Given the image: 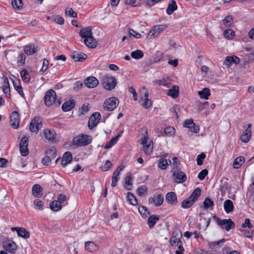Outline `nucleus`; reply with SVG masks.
Returning a JSON list of instances; mask_svg holds the SVG:
<instances>
[{"label": "nucleus", "instance_id": "nucleus-1", "mask_svg": "<svg viewBox=\"0 0 254 254\" xmlns=\"http://www.w3.org/2000/svg\"><path fill=\"white\" fill-rule=\"evenodd\" d=\"M101 82L103 88L109 91L114 89L117 85V80L115 77L109 74H105L102 76Z\"/></svg>", "mask_w": 254, "mask_h": 254}, {"label": "nucleus", "instance_id": "nucleus-2", "mask_svg": "<svg viewBox=\"0 0 254 254\" xmlns=\"http://www.w3.org/2000/svg\"><path fill=\"white\" fill-rule=\"evenodd\" d=\"M213 218L218 225L220 226L222 228H224L227 231H229L235 227V224L231 219H221L216 216H214Z\"/></svg>", "mask_w": 254, "mask_h": 254}, {"label": "nucleus", "instance_id": "nucleus-3", "mask_svg": "<svg viewBox=\"0 0 254 254\" xmlns=\"http://www.w3.org/2000/svg\"><path fill=\"white\" fill-rule=\"evenodd\" d=\"M87 135L81 134L75 137L72 140V144L76 147L87 145L91 142V139Z\"/></svg>", "mask_w": 254, "mask_h": 254}, {"label": "nucleus", "instance_id": "nucleus-4", "mask_svg": "<svg viewBox=\"0 0 254 254\" xmlns=\"http://www.w3.org/2000/svg\"><path fill=\"white\" fill-rule=\"evenodd\" d=\"M57 156V150L55 147L52 146L46 152V156L42 159V163L45 165H50L51 161Z\"/></svg>", "mask_w": 254, "mask_h": 254}, {"label": "nucleus", "instance_id": "nucleus-5", "mask_svg": "<svg viewBox=\"0 0 254 254\" xmlns=\"http://www.w3.org/2000/svg\"><path fill=\"white\" fill-rule=\"evenodd\" d=\"M57 95L55 91L53 89L48 90L45 93L44 99L46 105L50 107L56 101Z\"/></svg>", "mask_w": 254, "mask_h": 254}, {"label": "nucleus", "instance_id": "nucleus-6", "mask_svg": "<svg viewBox=\"0 0 254 254\" xmlns=\"http://www.w3.org/2000/svg\"><path fill=\"white\" fill-rule=\"evenodd\" d=\"M119 104V100L116 97H111L106 99L103 105L105 110L108 111H112L114 110Z\"/></svg>", "mask_w": 254, "mask_h": 254}, {"label": "nucleus", "instance_id": "nucleus-7", "mask_svg": "<svg viewBox=\"0 0 254 254\" xmlns=\"http://www.w3.org/2000/svg\"><path fill=\"white\" fill-rule=\"evenodd\" d=\"M173 175L175 182L178 183H182L187 180V176L185 173L179 170L177 167L173 170Z\"/></svg>", "mask_w": 254, "mask_h": 254}, {"label": "nucleus", "instance_id": "nucleus-8", "mask_svg": "<svg viewBox=\"0 0 254 254\" xmlns=\"http://www.w3.org/2000/svg\"><path fill=\"white\" fill-rule=\"evenodd\" d=\"M42 127V119L40 117H35L30 123L29 129L31 132H38Z\"/></svg>", "mask_w": 254, "mask_h": 254}, {"label": "nucleus", "instance_id": "nucleus-9", "mask_svg": "<svg viewBox=\"0 0 254 254\" xmlns=\"http://www.w3.org/2000/svg\"><path fill=\"white\" fill-rule=\"evenodd\" d=\"M101 115L99 112H95L90 116L88 123V127L92 129L97 126L100 120Z\"/></svg>", "mask_w": 254, "mask_h": 254}, {"label": "nucleus", "instance_id": "nucleus-10", "mask_svg": "<svg viewBox=\"0 0 254 254\" xmlns=\"http://www.w3.org/2000/svg\"><path fill=\"white\" fill-rule=\"evenodd\" d=\"M167 28L166 25H158L154 26L152 29H151L148 33V36H158L160 33L164 30Z\"/></svg>", "mask_w": 254, "mask_h": 254}, {"label": "nucleus", "instance_id": "nucleus-11", "mask_svg": "<svg viewBox=\"0 0 254 254\" xmlns=\"http://www.w3.org/2000/svg\"><path fill=\"white\" fill-rule=\"evenodd\" d=\"M143 90L145 91L143 97H140L139 100V103L145 108H149L151 105V100L148 99V93L145 87H143Z\"/></svg>", "mask_w": 254, "mask_h": 254}, {"label": "nucleus", "instance_id": "nucleus-12", "mask_svg": "<svg viewBox=\"0 0 254 254\" xmlns=\"http://www.w3.org/2000/svg\"><path fill=\"white\" fill-rule=\"evenodd\" d=\"M38 46L34 43L29 44L24 47V52L27 56H31L35 53L37 50Z\"/></svg>", "mask_w": 254, "mask_h": 254}, {"label": "nucleus", "instance_id": "nucleus-13", "mask_svg": "<svg viewBox=\"0 0 254 254\" xmlns=\"http://www.w3.org/2000/svg\"><path fill=\"white\" fill-rule=\"evenodd\" d=\"M3 248L5 251L9 252L11 254H14L17 250V246L14 242L8 241L3 245Z\"/></svg>", "mask_w": 254, "mask_h": 254}, {"label": "nucleus", "instance_id": "nucleus-14", "mask_svg": "<svg viewBox=\"0 0 254 254\" xmlns=\"http://www.w3.org/2000/svg\"><path fill=\"white\" fill-rule=\"evenodd\" d=\"M10 122L11 126L14 128H17L19 127V116L18 112L14 111L10 116Z\"/></svg>", "mask_w": 254, "mask_h": 254}, {"label": "nucleus", "instance_id": "nucleus-15", "mask_svg": "<svg viewBox=\"0 0 254 254\" xmlns=\"http://www.w3.org/2000/svg\"><path fill=\"white\" fill-rule=\"evenodd\" d=\"M84 84L87 87L92 88L96 87L98 85L99 81L96 77L90 76L85 80Z\"/></svg>", "mask_w": 254, "mask_h": 254}, {"label": "nucleus", "instance_id": "nucleus-16", "mask_svg": "<svg viewBox=\"0 0 254 254\" xmlns=\"http://www.w3.org/2000/svg\"><path fill=\"white\" fill-rule=\"evenodd\" d=\"M164 197L161 194H158L153 197H151L148 199L149 203H154L157 206L162 205Z\"/></svg>", "mask_w": 254, "mask_h": 254}, {"label": "nucleus", "instance_id": "nucleus-17", "mask_svg": "<svg viewBox=\"0 0 254 254\" xmlns=\"http://www.w3.org/2000/svg\"><path fill=\"white\" fill-rule=\"evenodd\" d=\"M87 57L86 54L76 51H73L71 55V57L75 62H82L86 59Z\"/></svg>", "mask_w": 254, "mask_h": 254}, {"label": "nucleus", "instance_id": "nucleus-18", "mask_svg": "<svg viewBox=\"0 0 254 254\" xmlns=\"http://www.w3.org/2000/svg\"><path fill=\"white\" fill-rule=\"evenodd\" d=\"M72 159V155L70 152H66L63 155L61 164L63 167H65L68 164H69Z\"/></svg>", "mask_w": 254, "mask_h": 254}, {"label": "nucleus", "instance_id": "nucleus-19", "mask_svg": "<svg viewBox=\"0 0 254 254\" xmlns=\"http://www.w3.org/2000/svg\"><path fill=\"white\" fill-rule=\"evenodd\" d=\"M166 201L172 205H175L177 203V197L176 194L174 192H168L166 195Z\"/></svg>", "mask_w": 254, "mask_h": 254}, {"label": "nucleus", "instance_id": "nucleus-20", "mask_svg": "<svg viewBox=\"0 0 254 254\" xmlns=\"http://www.w3.org/2000/svg\"><path fill=\"white\" fill-rule=\"evenodd\" d=\"M251 125L249 124L247 128L243 132L241 136L242 141L245 143L248 142L251 138Z\"/></svg>", "mask_w": 254, "mask_h": 254}, {"label": "nucleus", "instance_id": "nucleus-21", "mask_svg": "<svg viewBox=\"0 0 254 254\" xmlns=\"http://www.w3.org/2000/svg\"><path fill=\"white\" fill-rule=\"evenodd\" d=\"M84 43L87 47L90 48H95L97 45V42L93 38V35L84 39Z\"/></svg>", "mask_w": 254, "mask_h": 254}, {"label": "nucleus", "instance_id": "nucleus-22", "mask_svg": "<svg viewBox=\"0 0 254 254\" xmlns=\"http://www.w3.org/2000/svg\"><path fill=\"white\" fill-rule=\"evenodd\" d=\"M75 106L74 101L70 100L65 102L62 105V109L64 112H67L71 110Z\"/></svg>", "mask_w": 254, "mask_h": 254}, {"label": "nucleus", "instance_id": "nucleus-23", "mask_svg": "<svg viewBox=\"0 0 254 254\" xmlns=\"http://www.w3.org/2000/svg\"><path fill=\"white\" fill-rule=\"evenodd\" d=\"M80 36L84 39L92 35L91 28L90 27H87L84 29H81L79 31Z\"/></svg>", "mask_w": 254, "mask_h": 254}, {"label": "nucleus", "instance_id": "nucleus-24", "mask_svg": "<svg viewBox=\"0 0 254 254\" xmlns=\"http://www.w3.org/2000/svg\"><path fill=\"white\" fill-rule=\"evenodd\" d=\"M240 62L239 59L235 56H231V57H227L225 61H224V64L227 66L230 65L232 63H234L235 64H238Z\"/></svg>", "mask_w": 254, "mask_h": 254}, {"label": "nucleus", "instance_id": "nucleus-25", "mask_svg": "<svg viewBox=\"0 0 254 254\" xmlns=\"http://www.w3.org/2000/svg\"><path fill=\"white\" fill-rule=\"evenodd\" d=\"M177 9V5L175 0H171L168 4L166 9V12L168 14L171 15L173 12Z\"/></svg>", "mask_w": 254, "mask_h": 254}, {"label": "nucleus", "instance_id": "nucleus-26", "mask_svg": "<svg viewBox=\"0 0 254 254\" xmlns=\"http://www.w3.org/2000/svg\"><path fill=\"white\" fill-rule=\"evenodd\" d=\"M131 174L130 172H128L127 175L125 179V187L127 190H131L132 189V183L131 182Z\"/></svg>", "mask_w": 254, "mask_h": 254}, {"label": "nucleus", "instance_id": "nucleus-27", "mask_svg": "<svg viewBox=\"0 0 254 254\" xmlns=\"http://www.w3.org/2000/svg\"><path fill=\"white\" fill-rule=\"evenodd\" d=\"M42 188L38 184L34 185L32 187V193L35 197H39L42 196Z\"/></svg>", "mask_w": 254, "mask_h": 254}, {"label": "nucleus", "instance_id": "nucleus-28", "mask_svg": "<svg viewBox=\"0 0 254 254\" xmlns=\"http://www.w3.org/2000/svg\"><path fill=\"white\" fill-rule=\"evenodd\" d=\"M179 88L178 86H174L172 89L167 91V95L173 98H177L179 96Z\"/></svg>", "mask_w": 254, "mask_h": 254}, {"label": "nucleus", "instance_id": "nucleus-29", "mask_svg": "<svg viewBox=\"0 0 254 254\" xmlns=\"http://www.w3.org/2000/svg\"><path fill=\"white\" fill-rule=\"evenodd\" d=\"M224 208L227 213L231 212L234 209L233 202L230 199L225 200L224 202Z\"/></svg>", "mask_w": 254, "mask_h": 254}, {"label": "nucleus", "instance_id": "nucleus-30", "mask_svg": "<svg viewBox=\"0 0 254 254\" xmlns=\"http://www.w3.org/2000/svg\"><path fill=\"white\" fill-rule=\"evenodd\" d=\"M13 84L14 89L17 91V92L22 97H24V94L23 92L22 88L20 82L19 80L16 79L13 80Z\"/></svg>", "mask_w": 254, "mask_h": 254}, {"label": "nucleus", "instance_id": "nucleus-31", "mask_svg": "<svg viewBox=\"0 0 254 254\" xmlns=\"http://www.w3.org/2000/svg\"><path fill=\"white\" fill-rule=\"evenodd\" d=\"M17 235L18 237L27 239L30 237V233L26 229L20 227L17 230Z\"/></svg>", "mask_w": 254, "mask_h": 254}, {"label": "nucleus", "instance_id": "nucleus-32", "mask_svg": "<svg viewBox=\"0 0 254 254\" xmlns=\"http://www.w3.org/2000/svg\"><path fill=\"white\" fill-rule=\"evenodd\" d=\"M85 248L89 252H93L97 251L98 249V247L93 242H87L85 243Z\"/></svg>", "mask_w": 254, "mask_h": 254}, {"label": "nucleus", "instance_id": "nucleus-33", "mask_svg": "<svg viewBox=\"0 0 254 254\" xmlns=\"http://www.w3.org/2000/svg\"><path fill=\"white\" fill-rule=\"evenodd\" d=\"M198 94L201 98L207 100L210 95V90L208 88H204L201 91H199Z\"/></svg>", "mask_w": 254, "mask_h": 254}, {"label": "nucleus", "instance_id": "nucleus-34", "mask_svg": "<svg viewBox=\"0 0 254 254\" xmlns=\"http://www.w3.org/2000/svg\"><path fill=\"white\" fill-rule=\"evenodd\" d=\"M201 194V190L199 188H196L190 195L189 196L190 199H191L195 202L198 199Z\"/></svg>", "mask_w": 254, "mask_h": 254}, {"label": "nucleus", "instance_id": "nucleus-35", "mask_svg": "<svg viewBox=\"0 0 254 254\" xmlns=\"http://www.w3.org/2000/svg\"><path fill=\"white\" fill-rule=\"evenodd\" d=\"M159 219L158 215H151L148 219V224L150 228H152L155 225L157 221Z\"/></svg>", "mask_w": 254, "mask_h": 254}, {"label": "nucleus", "instance_id": "nucleus-36", "mask_svg": "<svg viewBox=\"0 0 254 254\" xmlns=\"http://www.w3.org/2000/svg\"><path fill=\"white\" fill-rule=\"evenodd\" d=\"M245 158L243 157H238L234 161L233 166L235 169H239L241 165L244 163Z\"/></svg>", "mask_w": 254, "mask_h": 254}, {"label": "nucleus", "instance_id": "nucleus-37", "mask_svg": "<svg viewBox=\"0 0 254 254\" xmlns=\"http://www.w3.org/2000/svg\"><path fill=\"white\" fill-rule=\"evenodd\" d=\"M50 208L54 211H57L62 209V206L57 200H54L50 204Z\"/></svg>", "mask_w": 254, "mask_h": 254}, {"label": "nucleus", "instance_id": "nucleus-38", "mask_svg": "<svg viewBox=\"0 0 254 254\" xmlns=\"http://www.w3.org/2000/svg\"><path fill=\"white\" fill-rule=\"evenodd\" d=\"M44 135L45 138L49 141L53 140L56 138L54 132L49 129L44 130Z\"/></svg>", "mask_w": 254, "mask_h": 254}, {"label": "nucleus", "instance_id": "nucleus-39", "mask_svg": "<svg viewBox=\"0 0 254 254\" xmlns=\"http://www.w3.org/2000/svg\"><path fill=\"white\" fill-rule=\"evenodd\" d=\"M194 202L191 199H190V197L186 199L181 204V206L185 209L189 208L193 204Z\"/></svg>", "mask_w": 254, "mask_h": 254}, {"label": "nucleus", "instance_id": "nucleus-40", "mask_svg": "<svg viewBox=\"0 0 254 254\" xmlns=\"http://www.w3.org/2000/svg\"><path fill=\"white\" fill-rule=\"evenodd\" d=\"M21 78L23 81L25 83L30 82V76L26 69L22 70L20 73Z\"/></svg>", "mask_w": 254, "mask_h": 254}, {"label": "nucleus", "instance_id": "nucleus-41", "mask_svg": "<svg viewBox=\"0 0 254 254\" xmlns=\"http://www.w3.org/2000/svg\"><path fill=\"white\" fill-rule=\"evenodd\" d=\"M234 19L231 15H228L224 17L223 20V23L226 26L229 27L233 23Z\"/></svg>", "mask_w": 254, "mask_h": 254}, {"label": "nucleus", "instance_id": "nucleus-42", "mask_svg": "<svg viewBox=\"0 0 254 254\" xmlns=\"http://www.w3.org/2000/svg\"><path fill=\"white\" fill-rule=\"evenodd\" d=\"M3 91L5 94H8V95H10V86L8 80L6 77L3 80Z\"/></svg>", "mask_w": 254, "mask_h": 254}, {"label": "nucleus", "instance_id": "nucleus-43", "mask_svg": "<svg viewBox=\"0 0 254 254\" xmlns=\"http://www.w3.org/2000/svg\"><path fill=\"white\" fill-rule=\"evenodd\" d=\"M127 199L129 203L133 205H135L137 204V201L135 197L133 194L130 192L127 193Z\"/></svg>", "mask_w": 254, "mask_h": 254}, {"label": "nucleus", "instance_id": "nucleus-44", "mask_svg": "<svg viewBox=\"0 0 254 254\" xmlns=\"http://www.w3.org/2000/svg\"><path fill=\"white\" fill-rule=\"evenodd\" d=\"M130 56L132 58L138 60L143 57V53L141 50H137L132 52L130 54Z\"/></svg>", "mask_w": 254, "mask_h": 254}, {"label": "nucleus", "instance_id": "nucleus-45", "mask_svg": "<svg viewBox=\"0 0 254 254\" xmlns=\"http://www.w3.org/2000/svg\"><path fill=\"white\" fill-rule=\"evenodd\" d=\"M214 205V202L209 197L206 198L203 202V206L204 209H207Z\"/></svg>", "mask_w": 254, "mask_h": 254}, {"label": "nucleus", "instance_id": "nucleus-46", "mask_svg": "<svg viewBox=\"0 0 254 254\" xmlns=\"http://www.w3.org/2000/svg\"><path fill=\"white\" fill-rule=\"evenodd\" d=\"M11 4L14 9L19 10L22 7L23 2L22 0H12Z\"/></svg>", "mask_w": 254, "mask_h": 254}, {"label": "nucleus", "instance_id": "nucleus-47", "mask_svg": "<svg viewBox=\"0 0 254 254\" xmlns=\"http://www.w3.org/2000/svg\"><path fill=\"white\" fill-rule=\"evenodd\" d=\"M151 144H152V142L151 141H149V143L143 145L144 152L146 154L148 155L152 152L153 145Z\"/></svg>", "mask_w": 254, "mask_h": 254}, {"label": "nucleus", "instance_id": "nucleus-48", "mask_svg": "<svg viewBox=\"0 0 254 254\" xmlns=\"http://www.w3.org/2000/svg\"><path fill=\"white\" fill-rule=\"evenodd\" d=\"M234 32L231 29H228L224 31V37L228 39H232L234 36Z\"/></svg>", "mask_w": 254, "mask_h": 254}, {"label": "nucleus", "instance_id": "nucleus-49", "mask_svg": "<svg viewBox=\"0 0 254 254\" xmlns=\"http://www.w3.org/2000/svg\"><path fill=\"white\" fill-rule=\"evenodd\" d=\"M168 165V161L167 160L163 158H161L158 162V167L162 170H165L167 168Z\"/></svg>", "mask_w": 254, "mask_h": 254}, {"label": "nucleus", "instance_id": "nucleus-50", "mask_svg": "<svg viewBox=\"0 0 254 254\" xmlns=\"http://www.w3.org/2000/svg\"><path fill=\"white\" fill-rule=\"evenodd\" d=\"M52 19L57 24L63 25L64 24V20L62 16L59 15L53 16Z\"/></svg>", "mask_w": 254, "mask_h": 254}, {"label": "nucleus", "instance_id": "nucleus-51", "mask_svg": "<svg viewBox=\"0 0 254 254\" xmlns=\"http://www.w3.org/2000/svg\"><path fill=\"white\" fill-rule=\"evenodd\" d=\"M147 191V188L145 186H142L139 187L137 190V193L138 195L141 196L146 194Z\"/></svg>", "mask_w": 254, "mask_h": 254}, {"label": "nucleus", "instance_id": "nucleus-52", "mask_svg": "<svg viewBox=\"0 0 254 254\" xmlns=\"http://www.w3.org/2000/svg\"><path fill=\"white\" fill-rule=\"evenodd\" d=\"M138 211L141 215H142L143 217L144 216H147V214H149V211L147 209V208L144 206H139L138 207Z\"/></svg>", "mask_w": 254, "mask_h": 254}, {"label": "nucleus", "instance_id": "nucleus-53", "mask_svg": "<svg viewBox=\"0 0 254 254\" xmlns=\"http://www.w3.org/2000/svg\"><path fill=\"white\" fill-rule=\"evenodd\" d=\"M112 165H113V164L111 161L107 160V161H106L104 165L101 166L100 167V168H101V170L103 171H107L109 170H110V169L111 168Z\"/></svg>", "mask_w": 254, "mask_h": 254}, {"label": "nucleus", "instance_id": "nucleus-54", "mask_svg": "<svg viewBox=\"0 0 254 254\" xmlns=\"http://www.w3.org/2000/svg\"><path fill=\"white\" fill-rule=\"evenodd\" d=\"M175 129L172 127H168L164 129V133L167 136H172L175 134Z\"/></svg>", "mask_w": 254, "mask_h": 254}, {"label": "nucleus", "instance_id": "nucleus-55", "mask_svg": "<svg viewBox=\"0 0 254 254\" xmlns=\"http://www.w3.org/2000/svg\"><path fill=\"white\" fill-rule=\"evenodd\" d=\"M17 64L18 65H22L25 64L26 57L24 54L20 53L19 54L18 57L17 58Z\"/></svg>", "mask_w": 254, "mask_h": 254}, {"label": "nucleus", "instance_id": "nucleus-56", "mask_svg": "<svg viewBox=\"0 0 254 254\" xmlns=\"http://www.w3.org/2000/svg\"><path fill=\"white\" fill-rule=\"evenodd\" d=\"M205 154L204 153H201L197 156L196 162L198 166H201L203 164V160L205 158Z\"/></svg>", "mask_w": 254, "mask_h": 254}, {"label": "nucleus", "instance_id": "nucleus-57", "mask_svg": "<svg viewBox=\"0 0 254 254\" xmlns=\"http://www.w3.org/2000/svg\"><path fill=\"white\" fill-rule=\"evenodd\" d=\"M65 13L66 16H70L72 18L77 17V13L71 8L66 9Z\"/></svg>", "mask_w": 254, "mask_h": 254}, {"label": "nucleus", "instance_id": "nucleus-58", "mask_svg": "<svg viewBox=\"0 0 254 254\" xmlns=\"http://www.w3.org/2000/svg\"><path fill=\"white\" fill-rule=\"evenodd\" d=\"M49 64V61L48 60H47L46 59H44L43 60L42 66L40 69V72H42V73L45 72L47 70V69L48 67Z\"/></svg>", "mask_w": 254, "mask_h": 254}, {"label": "nucleus", "instance_id": "nucleus-59", "mask_svg": "<svg viewBox=\"0 0 254 254\" xmlns=\"http://www.w3.org/2000/svg\"><path fill=\"white\" fill-rule=\"evenodd\" d=\"M208 175V171L206 169H203L198 174V178L200 180H203Z\"/></svg>", "mask_w": 254, "mask_h": 254}, {"label": "nucleus", "instance_id": "nucleus-60", "mask_svg": "<svg viewBox=\"0 0 254 254\" xmlns=\"http://www.w3.org/2000/svg\"><path fill=\"white\" fill-rule=\"evenodd\" d=\"M28 145V138L24 136L20 141L19 146L26 147H27Z\"/></svg>", "mask_w": 254, "mask_h": 254}, {"label": "nucleus", "instance_id": "nucleus-61", "mask_svg": "<svg viewBox=\"0 0 254 254\" xmlns=\"http://www.w3.org/2000/svg\"><path fill=\"white\" fill-rule=\"evenodd\" d=\"M140 3V0H126V3L133 6H137Z\"/></svg>", "mask_w": 254, "mask_h": 254}, {"label": "nucleus", "instance_id": "nucleus-62", "mask_svg": "<svg viewBox=\"0 0 254 254\" xmlns=\"http://www.w3.org/2000/svg\"><path fill=\"white\" fill-rule=\"evenodd\" d=\"M19 149L21 155L23 156H26L29 153L28 147L20 146H19Z\"/></svg>", "mask_w": 254, "mask_h": 254}, {"label": "nucleus", "instance_id": "nucleus-63", "mask_svg": "<svg viewBox=\"0 0 254 254\" xmlns=\"http://www.w3.org/2000/svg\"><path fill=\"white\" fill-rule=\"evenodd\" d=\"M34 205L36 209H42L43 206V203L41 200L37 199L34 201Z\"/></svg>", "mask_w": 254, "mask_h": 254}, {"label": "nucleus", "instance_id": "nucleus-64", "mask_svg": "<svg viewBox=\"0 0 254 254\" xmlns=\"http://www.w3.org/2000/svg\"><path fill=\"white\" fill-rule=\"evenodd\" d=\"M124 168V166L121 165V166L118 167L116 168V170L114 172L113 176L116 177H120V172L121 171L123 170Z\"/></svg>", "mask_w": 254, "mask_h": 254}]
</instances>
